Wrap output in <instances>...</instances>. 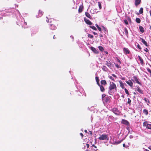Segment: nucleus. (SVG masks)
<instances>
[{
    "instance_id": "obj_64",
    "label": "nucleus",
    "mask_w": 151,
    "mask_h": 151,
    "mask_svg": "<svg viewBox=\"0 0 151 151\" xmlns=\"http://www.w3.org/2000/svg\"><path fill=\"white\" fill-rule=\"evenodd\" d=\"M145 151H149L147 150H145Z\"/></svg>"
},
{
    "instance_id": "obj_52",
    "label": "nucleus",
    "mask_w": 151,
    "mask_h": 151,
    "mask_svg": "<svg viewBox=\"0 0 151 151\" xmlns=\"http://www.w3.org/2000/svg\"><path fill=\"white\" fill-rule=\"evenodd\" d=\"M46 21L47 22H50L48 18H47V19L46 20Z\"/></svg>"
},
{
    "instance_id": "obj_8",
    "label": "nucleus",
    "mask_w": 151,
    "mask_h": 151,
    "mask_svg": "<svg viewBox=\"0 0 151 151\" xmlns=\"http://www.w3.org/2000/svg\"><path fill=\"white\" fill-rule=\"evenodd\" d=\"M91 49L95 53L97 54L98 53V51L94 47H90Z\"/></svg>"
},
{
    "instance_id": "obj_41",
    "label": "nucleus",
    "mask_w": 151,
    "mask_h": 151,
    "mask_svg": "<svg viewBox=\"0 0 151 151\" xmlns=\"http://www.w3.org/2000/svg\"><path fill=\"white\" fill-rule=\"evenodd\" d=\"M27 25V23L26 22H24V23L23 24V25L22 26V27H23L25 25Z\"/></svg>"
},
{
    "instance_id": "obj_35",
    "label": "nucleus",
    "mask_w": 151,
    "mask_h": 151,
    "mask_svg": "<svg viewBox=\"0 0 151 151\" xmlns=\"http://www.w3.org/2000/svg\"><path fill=\"white\" fill-rule=\"evenodd\" d=\"M131 102V100L129 98L128 99V101L127 103L130 105Z\"/></svg>"
},
{
    "instance_id": "obj_2",
    "label": "nucleus",
    "mask_w": 151,
    "mask_h": 151,
    "mask_svg": "<svg viewBox=\"0 0 151 151\" xmlns=\"http://www.w3.org/2000/svg\"><path fill=\"white\" fill-rule=\"evenodd\" d=\"M109 89L110 91H111L113 89L116 90V87L115 84L112 82H110Z\"/></svg>"
},
{
    "instance_id": "obj_27",
    "label": "nucleus",
    "mask_w": 151,
    "mask_h": 151,
    "mask_svg": "<svg viewBox=\"0 0 151 151\" xmlns=\"http://www.w3.org/2000/svg\"><path fill=\"white\" fill-rule=\"evenodd\" d=\"M92 147L94 149V150L95 151H96L97 150V149L96 147L94 145H92Z\"/></svg>"
},
{
    "instance_id": "obj_6",
    "label": "nucleus",
    "mask_w": 151,
    "mask_h": 151,
    "mask_svg": "<svg viewBox=\"0 0 151 151\" xmlns=\"http://www.w3.org/2000/svg\"><path fill=\"white\" fill-rule=\"evenodd\" d=\"M123 51L125 54H127L129 53V51L128 49L126 48H124L123 49Z\"/></svg>"
},
{
    "instance_id": "obj_46",
    "label": "nucleus",
    "mask_w": 151,
    "mask_h": 151,
    "mask_svg": "<svg viewBox=\"0 0 151 151\" xmlns=\"http://www.w3.org/2000/svg\"><path fill=\"white\" fill-rule=\"evenodd\" d=\"M127 19L129 22H131V19L130 18L128 17L127 18Z\"/></svg>"
},
{
    "instance_id": "obj_61",
    "label": "nucleus",
    "mask_w": 151,
    "mask_h": 151,
    "mask_svg": "<svg viewBox=\"0 0 151 151\" xmlns=\"http://www.w3.org/2000/svg\"><path fill=\"white\" fill-rule=\"evenodd\" d=\"M149 149H150L151 150V146H150L149 147Z\"/></svg>"
},
{
    "instance_id": "obj_49",
    "label": "nucleus",
    "mask_w": 151,
    "mask_h": 151,
    "mask_svg": "<svg viewBox=\"0 0 151 151\" xmlns=\"http://www.w3.org/2000/svg\"><path fill=\"white\" fill-rule=\"evenodd\" d=\"M80 135L82 137H83V134L82 133H80Z\"/></svg>"
},
{
    "instance_id": "obj_62",
    "label": "nucleus",
    "mask_w": 151,
    "mask_h": 151,
    "mask_svg": "<svg viewBox=\"0 0 151 151\" xmlns=\"http://www.w3.org/2000/svg\"><path fill=\"white\" fill-rule=\"evenodd\" d=\"M85 131V132L86 133V132H87V130H85V131Z\"/></svg>"
},
{
    "instance_id": "obj_29",
    "label": "nucleus",
    "mask_w": 151,
    "mask_h": 151,
    "mask_svg": "<svg viewBox=\"0 0 151 151\" xmlns=\"http://www.w3.org/2000/svg\"><path fill=\"white\" fill-rule=\"evenodd\" d=\"M43 14V12H42L40 10H39V15H40V17L41 16H42Z\"/></svg>"
},
{
    "instance_id": "obj_60",
    "label": "nucleus",
    "mask_w": 151,
    "mask_h": 151,
    "mask_svg": "<svg viewBox=\"0 0 151 151\" xmlns=\"http://www.w3.org/2000/svg\"><path fill=\"white\" fill-rule=\"evenodd\" d=\"M123 147H125V144H123Z\"/></svg>"
},
{
    "instance_id": "obj_51",
    "label": "nucleus",
    "mask_w": 151,
    "mask_h": 151,
    "mask_svg": "<svg viewBox=\"0 0 151 151\" xmlns=\"http://www.w3.org/2000/svg\"><path fill=\"white\" fill-rule=\"evenodd\" d=\"M105 31H106V29L103 26L102 27Z\"/></svg>"
},
{
    "instance_id": "obj_40",
    "label": "nucleus",
    "mask_w": 151,
    "mask_h": 151,
    "mask_svg": "<svg viewBox=\"0 0 151 151\" xmlns=\"http://www.w3.org/2000/svg\"><path fill=\"white\" fill-rule=\"evenodd\" d=\"M82 10L81 8H79V9H78L79 12H80V13L81 12H82Z\"/></svg>"
},
{
    "instance_id": "obj_25",
    "label": "nucleus",
    "mask_w": 151,
    "mask_h": 151,
    "mask_svg": "<svg viewBox=\"0 0 151 151\" xmlns=\"http://www.w3.org/2000/svg\"><path fill=\"white\" fill-rule=\"evenodd\" d=\"M139 12L140 14H142L143 12V8H141L139 10Z\"/></svg>"
},
{
    "instance_id": "obj_15",
    "label": "nucleus",
    "mask_w": 151,
    "mask_h": 151,
    "mask_svg": "<svg viewBox=\"0 0 151 151\" xmlns=\"http://www.w3.org/2000/svg\"><path fill=\"white\" fill-rule=\"evenodd\" d=\"M136 90L141 93H143V91L139 87H137V88Z\"/></svg>"
},
{
    "instance_id": "obj_4",
    "label": "nucleus",
    "mask_w": 151,
    "mask_h": 151,
    "mask_svg": "<svg viewBox=\"0 0 151 151\" xmlns=\"http://www.w3.org/2000/svg\"><path fill=\"white\" fill-rule=\"evenodd\" d=\"M111 111L114 113L116 115H119L120 113V111L116 108H113L111 110Z\"/></svg>"
},
{
    "instance_id": "obj_21",
    "label": "nucleus",
    "mask_w": 151,
    "mask_h": 151,
    "mask_svg": "<svg viewBox=\"0 0 151 151\" xmlns=\"http://www.w3.org/2000/svg\"><path fill=\"white\" fill-rule=\"evenodd\" d=\"M100 87V90L101 91L104 92L105 90L104 87L101 85L99 86Z\"/></svg>"
},
{
    "instance_id": "obj_28",
    "label": "nucleus",
    "mask_w": 151,
    "mask_h": 151,
    "mask_svg": "<svg viewBox=\"0 0 151 151\" xmlns=\"http://www.w3.org/2000/svg\"><path fill=\"white\" fill-rule=\"evenodd\" d=\"M98 48H99V50L101 51H103L104 50L103 48L101 46H99Z\"/></svg>"
},
{
    "instance_id": "obj_11",
    "label": "nucleus",
    "mask_w": 151,
    "mask_h": 151,
    "mask_svg": "<svg viewBox=\"0 0 151 151\" xmlns=\"http://www.w3.org/2000/svg\"><path fill=\"white\" fill-rule=\"evenodd\" d=\"M141 0H135V5L136 6H137L141 3Z\"/></svg>"
},
{
    "instance_id": "obj_63",
    "label": "nucleus",
    "mask_w": 151,
    "mask_h": 151,
    "mask_svg": "<svg viewBox=\"0 0 151 151\" xmlns=\"http://www.w3.org/2000/svg\"><path fill=\"white\" fill-rule=\"evenodd\" d=\"M105 53H106V54H108V52H107L106 51V52H105Z\"/></svg>"
},
{
    "instance_id": "obj_59",
    "label": "nucleus",
    "mask_w": 151,
    "mask_h": 151,
    "mask_svg": "<svg viewBox=\"0 0 151 151\" xmlns=\"http://www.w3.org/2000/svg\"><path fill=\"white\" fill-rule=\"evenodd\" d=\"M100 36L101 37H103V35H100Z\"/></svg>"
},
{
    "instance_id": "obj_50",
    "label": "nucleus",
    "mask_w": 151,
    "mask_h": 151,
    "mask_svg": "<svg viewBox=\"0 0 151 151\" xmlns=\"http://www.w3.org/2000/svg\"><path fill=\"white\" fill-rule=\"evenodd\" d=\"M105 95L104 94H102V98H103L104 97H105Z\"/></svg>"
},
{
    "instance_id": "obj_31",
    "label": "nucleus",
    "mask_w": 151,
    "mask_h": 151,
    "mask_svg": "<svg viewBox=\"0 0 151 151\" xmlns=\"http://www.w3.org/2000/svg\"><path fill=\"white\" fill-rule=\"evenodd\" d=\"M124 32L125 34L127 35L128 34V32L126 28H124Z\"/></svg>"
},
{
    "instance_id": "obj_53",
    "label": "nucleus",
    "mask_w": 151,
    "mask_h": 151,
    "mask_svg": "<svg viewBox=\"0 0 151 151\" xmlns=\"http://www.w3.org/2000/svg\"><path fill=\"white\" fill-rule=\"evenodd\" d=\"M18 2H20L22 0H16Z\"/></svg>"
},
{
    "instance_id": "obj_9",
    "label": "nucleus",
    "mask_w": 151,
    "mask_h": 151,
    "mask_svg": "<svg viewBox=\"0 0 151 151\" xmlns=\"http://www.w3.org/2000/svg\"><path fill=\"white\" fill-rule=\"evenodd\" d=\"M126 83L128 84L130 86L132 87L133 86V83L131 81L129 80V81H126Z\"/></svg>"
},
{
    "instance_id": "obj_45",
    "label": "nucleus",
    "mask_w": 151,
    "mask_h": 151,
    "mask_svg": "<svg viewBox=\"0 0 151 151\" xmlns=\"http://www.w3.org/2000/svg\"><path fill=\"white\" fill-rule=\"evenodd\" d=\"M97 28L99 31H101V28L100 27H98Z\"/></svg>"
},
{
    "instance_id": "obj_30",
    "label": "nucleus",
    "mask_w": 151,
    "mask_h": 151,
    "mask_svg": "<svg viewBox=\"0 0 151 151\" xmlns=\"http://www.w3.org/2000/svg\"><path fill=\"white\" fill-rule=\"evenodd\" d=\"M124 90L125 91V93L127 94V95H129V92L128 91V90L126 89L125 88H124Z\"/></svg>"
},
{
    "instance_id": "obj_43",
    "label": "nucleus",
    "mask_w": 151,
    "mask_h": 151,
    "mask_svg": "<svg viewBox=\"0 0 151 151\" xmlns=\"http://www.w3.org/2000/svg\"><path fill=\"white\" fill-rule=\"evenodd\" d=\"M70 37L72 39H73V40H72V41H74V37L72 35H71L70 36Z\"/></svg>"
},
{
    "instance_id": "obj_57",
    "label": "nucleus",
    "mask_w": 151,
    "mask_h": 151,
    "mask_svg": "<svg viewBox=\"0 0 151 151\" xmlns=\"http://www.w3.org/2000/svg\"><path fill=\"white\" fill-rule=\"evenodd\" d=\"M145 101H147V100H148L147 99H146V98H145Z\"/></svg>"
},
{
    "instance_id": "obj_32",
    "label": "nucleus",
    "mask_w": 151,
    "mask_h": 151,
    "mask_svg": "<svg viewBox=\"0 0 151 151\" xmlns=\"http://www.w3.org/2000/svg\"><path fill=\"white\" fill-rule=\"evenodd\" d=\"M98 4L99 7V9H100L101 8V3L100 2H98Z\"/></svg>"
},
{
    "instance_id": "obj_56",
    "label": "nucleus",
    "mask_w": 151,
    "mask_h": 151,
    "mask_svg": "<svg viewBox=\"0 0 151 151\" xmlns=\"http://www.w3.org/2000/svg\"><path fill=\"white\" fill-rule=\"evenodd\" d=\"M145 50L146 52H147V50H148L147 48H146V50Z\"/></svg>"
},
{
    "instance_id": "obj_38",
    "label": "nucleus",
    "mask_w": 151,
    "mask_h": 151,
    "mask_svg": "<svg viewBox=\"0 0 151 151\" xmlns=\"http://www.w3.org/2000/svg\"><path fill=\"white\" fill-rule=\"evenodd\" d=\"M137 47L140 50H141V47L139 44H138L137 45Z\"/></svg>"
},
{
    "instance_id": "obj_24",
    "label": "nucleus",
    "mask_w": 151,
    "mask_h": 151,
    "mask_svg": "<svg viewBox=\"0 0 151 151\" xmlns=\"http://www.w3.org/2000/svg\"><path fill=\"white\" fill-rule=\"evenodd\" d=\"M136 21L138 23H140L141 22V20L139 18H137L136 19Z\"/></svg>"
},
{
    "instance_id": "obj_10",
    "label": "nucleus",
    "mask_w": 151,
    "mask_h": 151,
    "mask_svg": "<svg viewBox=\"0 0 151 151\" xmlns=\"http://www.w3.org/2000/svg\"><path fill=\"white\" fill-rule=\"evenodd\" d=\"M84 21L86 23L88 24L91 25L92 24V23L88 19H85Z\"/></svg>"
},
{
    "instance_id": "obj_33",
    "label": "nucleus",
    "mask_w": 151,
    "mask_h": 151,
    "mask_svg": "<svg viewBox=\"0 0 151 151\" xmlns=\"http://www.w3.org/2000/svg\"><path fill=\"white\" fill-rule=\"evenodd\" d=\"M138 58H139V60L140 61L141 63H142L143 62V59L139 56H138Z\"/></svg>"
},
{
    "instance_id": "obj_19",
    "label": "nucleus",
    "mask_w": 151,
    "mask_h": 151,
    "mask_svg": "<svg viewBox=\"0 0 151 151\" xmlns=\"http://www.w3.org/2000/svg\"><path fill=\"white\" fill-rule=\"evenodd\" d=\"M85 15H86V16L88 18H90V19L91 18V17L89 13H88V12H86Z\"/></svg>"
},
{
    "instance_id": "obj_17",
    "label": "nucleus",
    "mask_w": 151,
    "mask_h": 151,
    "mask_svg": "<svg viewBox=\"0 0 151 151\" xmlns=\"http://www.w3.org/2000/svg\"><path fill=\"white\" fill-rule=\"evenodd\" d=\"M120 85L121 87L123 89H124L125 88L124 87V86L123 83H122L121 81H119Z\"/></svg>"
},
{
    "instance_id": "obj_16",
    "label": "nucleus",
    "mask_w": 151,
    "mask_h": 151,
    "mask_svg": "<svg viewBox=\"0 0 151 151\" xmlns=\"http://www.w3.org/2000/svg\"><path fill=\"white\" fill-rule=\"evenodd\" d=\"M139 28L140 31L141 32L143 33L144 32V29L142 26H139Z\"/></svg>"
},
{
    "instance_id": "obj_20",
    "label": "nucleus",
    "mask_w": 151,
    "mask_h": 151,
    "mask_svg": "<svg viewBox=\"0 0 151 151\" xmlns=\"http://www.w3.org/2000/svg\"><path fill=\"white\" fill-rule=\"evenodd\" d=\"M50 29L52 30H55L56 29V27L54 25H51L50 27Z\"/></svg>"
},
{
    "instance_id": "obj_36",
    "label": "nucleus",
    "mask_w": 151,
    "mask_h": 151,
    "mask_svg": "<svg viewBox=\"0 0 151 151\" xmlns=\"http://www.w3.org/2000/svg\"><path fill=\"white\" fill-rule=\"evenodd\" d=\"M109 78L112 81H114V78L112 77V76H108Z\"/></svg>"
},
{
    "instance_id": "obj_18",
    "label": "nucleus",
    "mask_w": 151,
    "mask_h": 151,
    "mask_svg": "<svg viewBox=\"0 0 151 151\" xmlns=\"http://www.w3.org/2000/svg\"><path fill=\"white\" fill-rule=\"evenodd\" d=\"M101 84L105 85L106 84V81L105 80H101Z\"/></svg>"
},
{
    "instance_id": "obj_37",
    "label": "nucleus",
    "mask_w": 151,
    "mask_h": 151,
    "mask_svg": "<svg viewBox=\"0 0 151 151\" xmlns=\"http://www.w3.org/2000/svg\"><path fill=\"white\" fill-rule=\"evenodd\" d=\"M124 22L125 23V24H126V25H127L128 24V21L127 20H126V19H125L124 20Z\"/></svg>"
},
{
    "instance_id": "obj_14",
    "label": "nucleus",
    "mask_w": 151,
    "mask_h": 151,
    "mask_svg": "<svg viewBox=\"0 0 151 151\" xmlns=\"http://www.w3.org/2000/svg\"><path fill=\"white\" fill-rule=\"evenodd\" d=\"M134 78L136 83L140 85L141 84V83L139 81L138 78L136 77H134Z\"/></svg>"
},
{
    "instance_id": "obj_26",
    "label": "nucleus",
    "mask_w": 151,
    "mask_h": 151,
    "mask_svg": "<svg viewBox=\"0 0 151 151\" xmlns=\"http://www.w3.org/2000/svg\"><path fill=\"white\" fill-rule=\"evenodd\" d=\"M90 27L94 30H96L97 29L96 27L93 26H90Z\"/></svg>"
},
{
    "instance_id": "obj_7",
    "label": "nucleus",
    "mask_w": 151,
    "mask_h": 151,
    "mask_svg": "<svg viewBox=\"0 0 151 151\" xmlns=\"http://www.w3.org/2000/svg\"><path fill=\"white\" fill-rule=\"evenodd\" d=\"M122 123L123 124L127 125H128L129 124V123L128 122L127 120L124 119H122Z\"/></svg>"
},
{
    "instance_id": "obj_54",
    "label": "nucleus",
    "mask_w": 151,
    "mask_h": 151,
    "mask_svg": "<svg viewBox=\"0 0 151 151\" xmlns=\"http://www.w3.org/2000/svg\"><path fill=\"white\" fill-rule=\"evenodd\" d=\"M95 25H96V27H97V28H98V27H99V26L97 24H95Z\"/></svg>"
},
{
    "instance_id": "obj_48",
    "label": "nucleus",
    "mask_w": 151,
    "mask_h": 151,
    "mask_svg": "<svg viewBox=\"0 0 151 151\" xmlns=\"http://www.w3.org/2000/svg\"><path fill=\"white\" fill-rule=\"evenodd\" d=\"M86 146L87 147V148H88V147H89V144H86Z\"/></svg>"
},
{
    "instance_id": "obj_3",
    "label": "nucleus",
    "mask_w": 151,
    "mask_h": 151,
    "mask_svg": "<svg viewBox=\"0 0 151 151\" xmlns=\"http://www.w3.org/2000/svg\"><path fill=\"white\" fill-rule=\"evenodd\" d=\"M143 126L145 127L147 129H151V124H148L147 122H144Z\"/></svg>"
},
{
    "instance_id": "obj_55",
    "label": "nucleus",
    "mask_w": 151,
    "mask_h": 151,
    "mask_svg": "<svg viewBox=\"0 0 151 151\" xmlns=\"http://www.w3.org/2000/svg\"><path fill=\"white\" fill-rule=\"evenodd\" d=\"M118 61L120 63H121L119 59L118 60Z\"/></svg>"
},
{
    "instance_id": "obj_47",
    "label": "nucleus",
    "mask_w": 151,
    "mask_h": 151,
    "mask_svg": "<svg viewBox=\"0 0 151 151\" xmlns=\"http://www.w3.org/2000/svg\"><path fill=\"white\" fill-rule=\"evenodd\" d=\"M148 71L150 73H151V70L150 69H147Z\"/></svg>"
},
{
    "instance_id": "obj_1",
    "label": "nucleus",
    "mask_w": 151,
    "mask_h": 151,
    "mask_svg": "<svg viewBox=\"0 0 151 151\" xmlns=\"http://www.w3.org/2000/svg\"><path fill=\"white\" fill-rule=\"evenodd\" d=\"M98 139L100 140L107 141L109 139V137L108 135L103 134L102 135H100V137H99Z\"/></svg>"
},
{
    "instance_id": "obj_23",
    "label": "nucleus",
    "mask_w": 151,
    "mask_h": 151,
    "mask_svg": "<svg viewBox=\"0 0 151 151\" xmlns=\"http://www.w3.org/2000/svg\"><path fill=\"white\" fill-rule=\"evenodd\" d=\"M96 80V81L97 82V83L99 86H100V84L99 83V80L98 78L97 77H96L95 78Z\"/></svg>"
},
{
    "instance_id": "obj_13",
    "label": "nucleus",
    "mask_w": 151,
    "mask_h": 151,
    "mask_svg": "<svg viewBox=\"0 0 151 151\" xmlns=\"http://www.w3.org/2000/svg\"><path fill=\"white\" fill-rule=\"evenodd\" d=\"M102 70L105 72H107L108 70V69L107 67L105 65H103L102 67Z\"/></svg>"
},
{
    "instance_id": "obj_44",
    "label": "nucleus",
    "mask_w": 151,
    "mask_h": 151,
    "mask_svg": "<svg viewBox=\"0 0 151 151\" xmlns=\"http://www.w3.org/2000/svg\"><path fill=\"white\" fill-rule=\"evenodd\" d=\"M113 117L112 116H110L109 117V120H110V119H113Z\"/></svg>"
},
{
    "instance_id": "obj_12",
    "label": "nucleus",
    "mask_w": 151,
    "mask_h": 151,
    "mask_svg": "<svg viewBox=\"0 0 151 151\" xmlns=\"http://www.w3.org/2000/svg\"><path fill=\"white\" fill-rule=\"evenodd\" d=\"M140 39L141 40V41L143 44H144L146 46H148V45L147 42L144 39L141 38Z\"/></svg>"
},
{
    "instance_id": "obj_42",
    "label": "nucleus",
    "mask_w": 151,
    "mask_h": 151,
    "mask_svg": "<svg viewBox=\"0 0 151 151\" xmlns=\"http://www.w3.org/2000/svg\"><path fill=\"white\" fill-rule=\"evenodd\" d=\"M112 75L114 77H115L116 78H117V77H116V76L115 74H112Z\"/></svg>"
},
{
    "instance_id": "obj_58",
    "label": "nucleus",
    "mask_w": 151,
    "mask_h": 151,
    "mask_svg": "<svg viewBox=\"0 0 151 151\" xmlns=\"http://www.w3.org/2000/svg\"><path fill=\"white\" fill-rule=\"evenodd\" d=\"M93 34H94V35H97V33H96V32H93Z\"/></svg>"
},
{
    "instance_id": "obj_22",
    "label": "nucleus",
    "mask_w": 151,
    "mask_h": 151,
    "mask_svg": "<svg viewBox=\"0 0 151 151\" xmlns=\"http://www.w3.org/2000/svg\"><path fill=\"white\" fill-rule=\"evenodd\" d=\"M143 113L145 114L146 115H147L148 114V111L147 110L144 109L143 111Z\"/></svg>"
},
{
    "instance_id": "obj_39",
    "label": "nucleus",
    "mask_w": 151,
    "mask_h": 151,
    "mask_svg": "<svg viewBox=\"0 0 151 151\" xmlns=\"http://www.w3.org/2000/svg\"><path fill=\"white\" fill-rule=\"evenodd\" d=\"M115 66L117 68H120L121 67L118 64H116L115 65Z\"/></svg>"
},
{
    "instance_id": "obj_34",
    "label": "nucleus",
    "mask_w": 151,
    "mask_h": 151,
    "mask_svg": "<svg viewBox=\"0 0 151 151\" xmlns=\"http://www.w3.org/2000/svg\"><path fill=\"white\" fill-rule=\"evenodd\" d=\"M88 37H89V38H92L93 36V35H91V34H88Z\"/></svg>"
},
{
    "instance_id": "obj_5",
    "label": "nucleus",
    "mask_w": 151,
    "mask_h": 151,
    "mask_svg": "<svg viewBox=\"0 0 151 151\" xmlns=\"http://www.w3.org/2000/svg\"><path fill=\"white\" fill-rule=\"evenodd\" d=\"M105 64L109 68L111 69L112 67V64L110 61L108 62L107 61H106V62Z\"/></svg>"
}]
</instances>
